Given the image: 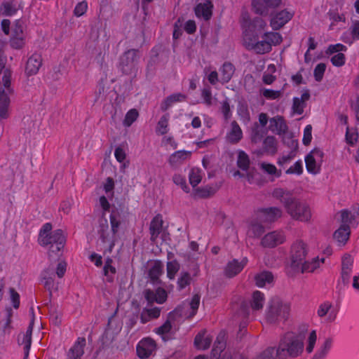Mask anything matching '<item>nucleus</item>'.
Wrapping results in <instances>:
<instances>
[{"label": "nucleus", "mask_w": 359, "mask_h": 359, "mask_svg": "<svg viewBox=\"0 0 359 359\" xmlns=\"http://www.w3.org/2000/svg\"><path fill=\"white\" fill-rule=\"evenodd\" d=\"M272 196L283 205L292 219L304 222L310 220L311 211L309 205L295 197L292 191L277 187L273 190Z\"/></svg>", "instance_id": "f257e3e1"}, {"label": "nucleus", "mask_w": 359, "mask_h": 359, "mask_svg": "<svg viewBox=\"0 0 359 359\" xmlns=\"http://www.w3.org/2000/svg\"><path fill=\"white\" fill-rule=\"evenodd\" d=\"M304 350L303 339L293 333L287 332L280 339L276 348V357L278 359L295 358Z\"/></svg>", "instance_id": "f03ea898"}, {"label": "nucleus", "mask_w": 359, "mask_h": 359, "mask_svg": "<svg viewBox=\"0 0 359 359\" xmlns=\"http://www.w3.org/2000/svg\"><path fill=\"white\" fill-rule=\"evenodd\" d=\"M290 304L278 297L272 298L266 310V320L271 324L285 321L290 316Z\"/></svg>", "instance_id": "7ed1b4c3"}, {"label": "nucleus", "mask_w": 359, "mask_h": 359, "mask_svg": "<svg viewBox=\"0 0 359 359\" xmlns=\"http://www.w3.org/2000/svg\"><path fill=\"white\" fill-rule=\"evenodd\" d=\"M11 75L12 72L10 69H4L2 82L0 83V118L1 119L7 118L9 116L11 96L14 93L11 85Z\"/></svg>", "instance_id": "20e7f679"}, {"label": "nucleus", "mask_w": 359, "mask_h": 359, "mask_svg": "<svg viewBox=\"0 0 359 359\" xmlns=\"http://www.w3.org/2000/svg\"><path fill=\"white\" fill-rule=\"evenodd\" d=\"M138 61V50L137 49L128 50L119 57L118 69L124 74H132L137 71Z\"/></svg>", "instance_id": "39448f33"}, {"label": "nucleus", "mask_w": 359, "mask_h": 359, "mask_svg": "<svg viewBox=\"0 0 359 359\" xmlns=\"http://www.w3.org/2000/svg\"><path fill=\"white\" fill-rule=\"evenodd\" d=\"M308 253L309 247L305 242L302 240L294 241L290 250L291 267L295 270L298 266H300V264L306 259Z\"/></svg>", "instance_id": "423d86ee"}, {"label": "nucleus", "mask_w": 359, "mask_h": 359, "mask_svg": "<svg viewBox=\"0 0 359 359\" xmlns=\"http://www.w3.org/2000/svg\"><path fill=\"white\" fill-rule=\"evenodd\" d=\"M324 154L320 149H313L305 158L306 170L312 174L320 172Z\"/></svg>", "instance_id": "0eeeda50"}, {"label": "nucleus", "mask_w": 359, "mask_h": 359, "mask_svg": "<svg viewBox=\"0 0 359 359\" xmlns=\"http://www.w3.org/2000/svg\"><path fill=\"white\" fill-rule=\"evenodd\" d=\"M244 45L248 50H253L257 54H264L271 50L269 43L263 35L261 40L246 36L244 38Z\"/></svg>", "instance_id": "6e6552de"}, {"label": "nucleus", "mask_w": 359, "mask_h": 359, "mask_svg": "<svg viewBox=\"0 0 359 359\" xmlns=\"http://www.w3.org/2000/svg\"><path fill=\"white\" fill-rule=\"evenodd\" d=\"M283 210L278 207L262 208L257 212L259 219L264 223H272L283 216Z\"/></svg>", "instance_id": "1a4fd4ad"}, {"label": "nucleus", "mask_w": 359, "mask_h": 359, "mask_svg": "<svg viewBox=\"0 0 359 359\" xmlns=\"http://www.w3.org/2000/svg\"><path fill=\"white\" fill-rule=\"evenodd\" d=\"M156 344L151 338H145L141 340L136 348L137 354L140 358H147L155 352Z\"/></svg>", "instance_id": "9d476101"}, {"label": "nucleus", "mask_w": 359, "mask_h": 359, "mask_svg": "<svg viewBox=\"0 0 359 359\" xmlns=\"http://www.w3.org/2000/svg\"><path fill=\"white\" fill-rule=\"evenodd\" d=\"M143 294L149 304H152L154 302L163 304L166 301L168 297L166 291L161 287H158L155 291L146 289Z\"/></svg>", "instance_id": "9b49d317"}, {"label": "nucleus", "mask_w": 359, "mask_h": 359, "mask_svg": "<svg viewBox=\"0 0 359 359\" xmlns=\"http://www.w3.org/2000/svg\"><path fill=\"white\" fill-rule=\"evenodd\" d=\"M294 13L287 10H282L273 15L270 20V25L273 30H278L290 21Z\"/></svg>", "instance_id": "f8f14e48"}, {"label": "nucleus", "mask_w": 359, "mask_h": 359, "mask_svg": "<svg viewBox=\"0 0 359 359\" xmlns=\"http://www.w3.org/2000/svg\"><path fill=\"white\" fill-rule=\"evenodd\" d=\"M285 241V236L282 231H274L266 234L261 241V245L264 248H274L282 244Z\"/></svg>", "instance_id": "ddd939ff"}, {"label": "nucleus", "mask_w": 359, "mask_h": 359, "mask_svg": "<svg viewBox=\"0 0 359 359\" xmlns=\"http://www.w3.org/2000/svg\"><path fill=\"white\" fill-rule=\"evenodd\" d=\"M42 61L41 54L34 53L31 55L27 59L25 65V72L26 75L29 76L36 74L42 65Z\"/></svg>", "instance_id": "4468645a"}, {"label": "nucleus", "mask_w": 359, "mask_h": 359, "mask_svg": "<svg viewBox=\"0 0 359 359\" xmlns=\"http://www.w3.org/2000/svg\"><path fill=\"white\" fill-rule=\"evenodd\" d=\"M34 317L33 316L29 327L25 333L20 334L18 337V341L20 345H24V359H27L29 355L31 344Z\"/></svg>", "instance_id": "2eb2a0df"}, {"label": "nucleus", "mask_w": 359, "mask_h": 359, "mask_svg": "<svg viewBox=\"0 0 359 359\" xmlns=\"http://www.w3.org/2000/svg\"><path fill=\"white\" fill-rule=\"evenodd\" d=\"M40 243L43 245H50V246L59 243V246H65V237L63 235L62 231L57 229L50 234H46L45 236H42Z\"/></svg>", "instance_id": "dca6fc26"}, {"label": "nucleus", "mask_w": 359, "mask_h": 359, "mask_svg": "<svg viewBox=\"0 0 359 359\" xmlns=\"http://www.w3.org/2000/svg\"><path fill=\"white\" fill-rule=\"evenodd\" d=\"M353 264V258L348 254L342 257L341 278L343 283L347 285L350 282L351 273Z\"/></svg>", "instance_id": "f3484780"}, {"label": "nucleus", "mask_w": 359, "mask_h": 359, "mask_svg": "<svg viewBox=\"0 0 359 359\" xmlns=\"http://www.w3.org/2000/svg\"><path fill=\"white\" fill-rule=\"evenodd\" d=\"M53 268H48L41 273V281L44 287L48 290L50 296L53 290H57V283L54 280Z\"/></svg>", "instance_id": "a211bd4d"}, {"label": "nucleus", "mask_w": 359, "mask_h": 359, "mask_svg": "<svg viewBox=\"0 0 359 359\" xmlns=\"http://www.w3.org/2000/svg\"><path fill=\"white\" fill-rule=\"evenodd\" d=\"M86 341L84 337H79L73 346L67 352V359H81L84 354Z\"/></svg>", "instance_id": "6ab92c4d"}, {"label": "nucleus", "mask_w": 359, "mask_h": 359, "mask_svg": "<svg viewBox=\"0 0 359 359\" xmlns=\"http://www.w3.org/2000/svg\"><path fill=\"white\" fill-rule=\"evenodd\" d=\"M86 341L84 337H79L73 346L67 352V359H81L84 354Z\"/></svg>", "instance_id": "aec40b11"}, {"label": "nucleus", "mask_w": 359, "mask_h": 359, "mask_svg": "<svg viewBox=\"0 0 359 359\" xmlns=\"http://www.w3.org/2000/svg\"><path fill=\"white\" fill-rule=\"evenodd\" d=\"M163 273V264L161 261H155L148 271V275L151 283L154 285L161 283L160 276Z\"/></svg>", "instance_id": "412c9836"}, {"label": "nucleus", "mask_w": 359, "mask_h": 359, "mask_svg": "<svg viewBox=\"0 0 359 359\" xmlns=\"http://www.w3.org/2000/svg\"><path fill=\"white\" fill-rule=\"evenodd\" d=\"M247 259L243 258L241 262L233 259L230 262L225 269V274L227 277L231 278L240 273L247 264Z\"/></svg>", "instance_id": "4be33fe9"}, {"label": "nucleus", "mask_w": 359, "mask_h": 359, "mask_svg": "<svg viewBox=\"0 0 359 359\" xmlns=\"http://www.w3.org/2000/svg\"><path fill=\"white\" fill-rule=\"evenodd\" d=\"M163 219L160 215L155 216L151 221L149 225L150 240L152 243L156 242L163 228Z\"/></svg>", "instance_id": "5701e85b"}, {"label": "nucleus", "mask_w": 359, "mask_h": 359, "mask_svg": "<svg viewBox=\"0 0 359 359\" xmlns=\"http://www.w3.org/2000/svg\"><path fill=\"white\" fill-rule=\"evenodd\" d=\"M269 129L273 133L280 135L287 131V126L282 116H276L269 120Z\"/></svg>", "instance_id": "b1692460"}, {"label": "nucleus", "mask_w": 359, "mask_h": 359, "mask_svg": "<svg viewBox=\"0 0 359 359\" xmlns=\"http://www.w3.org/2000/svg\"><path fill=\"white\" fill-rule=\"evenodd\" d=\"M310 98L309 90H305L301 95V97H294L292 109L293 113L302 114L306 107V102Z\"/></svg>", "instance_id": "393cba45"}, {"label": "nucleus", "mask_w": 359, "mask_h": 359, "mask_svg": "<svg viewBox=\"0 0 359 359\" xmlns=\"http://www.w3.org/2000/svg\"><path fill=\"white\" fill-rule=\"evenodd\" d=\"M98 233L100 236L102 243L109 242V251L111 252L114 245V243L109 238V225L107 220L105 218H101L99 221Z\"/></svg>", "instance_id": "a878e982"}, {"label": "nucleus", "mask_w": 359, "mask_h": 359, "mask_svg": "<svg viewBox=\"0 0 359 359\" xmlns=\"http://www.w3.org/2000/svg\"><path fill=\"white\" fill-rule=\"evenodd\" d=\"M191 155V152L189 151H177L170 156L168 162L172 167L178 166L189 158Z\"/></svg>", "instance_id": "bb28decb"}, {"label": "nucleus", "mask_w": 359, "mask_h": 359, "mask_svg": "<svg viewBox=\"0 0 359 359\" xmlns=\"http://www.w3.org/2000/svg\"><path fill=\"white\" fill-rule=\"evenodd\" d=\"M324 258H322L320 261L318 258H313L311 261L305 259L294 271L302 273L313 272L320 266V263H324Z\"/></svg>", "instance_id": "cd10ccee"}, {"label": "nucleus", "mask_w": 359, "mask_h": 359, "mask_svg": "<svg viewBox=\"0 0 359 359\" xmlns=\"http://www.w3.org/2000/svg\"><path fill=\"white\" fill-rule=\"evenodd\" d=\"M351 234L350 226L348 224H341L340 227L334 233V238L339 245H345Z\"/></svg>", "instance_id": "c85d7f7f"}, {"label": "nucleus", "mask_w": 359, "mask_h": 359, "mask_svg": "<svg viewBox=\"0 0 359 359\" xmlns=\"http://www.w3.org/2000/svg\"><path fill=\"white\" fill-rule=\"evenodd\" d=\"M231 130L226 135V140L229 143L236 144L243 137L242 130L236 121L231 122Z\"/></svg>", "instance_id": "c756f323"}, {"label": "nucleus", "mask_w": 359, "mask_h": 359, "mask_svg": "<svg viewBox=\"0 0 359 359\" xmlns=\"http://www.w3.org/2000/svg\"><path fill=\"white\" fill-rule=\"evenodd\" d=\"M212 5L210 1H207L203 4H198L195 7L196 15L198 18H203L204 20H209L212 15Z\"/></svg>", "instance_id": "7c9ffc66"}, {"label": "nucleus", "mask_w": 359, "mask_h": 359, "mask_svg": "<svg viewBox=\"0 0 359 359\" xmlns=\"http://www.w3.org/2000/svg\"><path fill=\"white\" fill-rule=\"evenodd\" d=\"M205 331L203 330L195 337L194 346L198 349L205 350L210 346L212 339L210 336H205Z\"/></svg>", "instance_id": "2f4dec72"}, {"label": "nucleus", "mask_w": 359, "mask_h": 359, "mask_svg": "<svg viewBox=\"0 0 359 359\" xmlns=\"http://www.w3.org/2000/svg\"><path fill=\"white\" fill-rule=\"evenodd\" d=\"M252 7L253 11L257 15L267 16L272 14V11L268 6V4L264 3V0H253Z\"/></svg>", "instance_id": "473e14b6"}, {"label": "nucleus", "mask_w": 359, "mask_h": 359, "mask_svg": "<svg viewBox=\"0 0 359 359\" xmlns=\"http://www.w3.org/2000/svg\"><path fill=\"white\" fill-rule=\"evenodd\" d=\"M13 311L11 308L6 309V319L3 323H0V338L5 337L11 334L13 328L12 323Z\"/></svg>", "instance_id": "72a5a7b5"}, {"label": "nucleus", "mask_w": 359, "mask_h": 359, "mask_svg": "<svg viewBox=\"0 0 359 359\" xmlns=\"http://www.w3.org/2000/svg\"><path fill=\"white\" fill-rule=\"evenodd\" d=\"M273 280V276L272 273L266 271H262L255 276V284L259 287L272 283Z\"/></svg>", "instance_id": "f704fd0d"}, {"label": "nucleus", "mask_w": 359, "mask_h": 359, "mask_svg": "<svg viewBox=\"0 0 359 359\" xmlns=\"http://www.w3.org/2000/svg\"><path fill=\"white\" fill-rule=\"evenodd\" d=\"M187 96L182 93H175L168 96L161 106L162 111H166L173 103L184 101Z\"/></svg>", "instance_id": "c9c22d12"}, {"label": "nucleus", "mask_w": 359, "mask_h": 359, "mask_svg": "<svg viewBox=\"0 0 359 359\" xmlns=\"http://www.w3.org/2000/svg\"><path fill=\"white\" fill-rule=\"evenodd\" d=\"M0 11L6 16L14 15L18 11L16 0H5L1 5Z\"/></svg>", "instance_id": "e433bc0d"}, {"label": "nucleus", "mask_w": 359, "mask_h": 359, "mask_svg": "<svg viewBox=\"0 0 359 359\" xmlns=\"http://www.w3.org/2000/svg\"><path fill=\"white\" fill-rule=\"evenodd\" d=\"M234 70V67L231 63L224 62L220 69L221 82L223 83H228L231 80Z\"/></svg>", "instance_id": "4c0bfd02"}, {"label": "nucleus", "mask_w": 359, "mask_h": 359, "mask_svg": "<svg viewBox=\"0 0 359 359\" xmlns=\"http://www.w3.org/2000/svg\"><path fill=\"white\" fill-rule=\"evenodd\" d=\"M161 309L158 307L152 309H143L140 314V320L142 323H146L151 318L159 317Z\"/></svg>", "instance_id": "58836bf2"}, {"label": "nucleus", "mask_w": 359, "mask_h": 359, "mask_svg": "<svg viewBox=\"0 0 359 359\" xmlns=\"http://www.w3.org/2000/svg\"><path fill=\"white\" fill-rule=\"evenodd\" d=\"M264 295L259 291H255L252 294L250 300V306L252 310H260L262 309L264 303Z\"/></svg>", "instance_id": "ea45409f"}, {"label": "nucleus", "mask_w": 359, "mask_h": 359, "mask_svg": "<svg viewBox=\"0 0 359 359\" xmlns=\"http://www.w3.org/2000/svg\"><path fill=\"white\" fill-rule=\"evenodd\" d=\"M225 348L224 334L221 332L217 336L215 342L214 347L212 350V355L213 358H218L221 353Z\"/></svg>", "instance_id": "a19ab883"}, {"label": "nucleus", "mask_w": 359, "mask_h": 359, "mask_svg": "<svg viewBox=\"0 0 359 359\" xmlns=\"http://www.w3.org/2000/svg\"><path fill=\"white\" fill-rule=\"evenodd\" d=\"M265 229L262 224L257 222H252L248 227V235L249 237L257 238L262 235Z\"/></svg>", "instance_id": "79ce46f5"}, {"label": "nucleus", "mask_w": 359, "mask_h": 359, "mask_svg": "<svg viewBox=\"0 0 359 359\" xmlns=\"http://www.w3.org/2000/svg\"><path fill=\"white\" fill-rule=\"evenodd\" d=\"M217 189L215 187L206 186L196 189L194 191V196L197 198H208L214 195Z\"/></svg>", "instance_id": "37998d69"}, {"label": "nucleus", "mask_w": 359, "mask_h": 359, "mask_svg": "<svg viewBox=\"0 0 359 359\" xmlns=\"http://www.w3.org/2000/svg\"><path fill=\"white\" fill-rule=\"evenodd\" d=\"M341 216V224H348V226L352 224L353 221L358 217V212H355L352 213L348 210H342L339 212Z\"/></svg>", "instance_id": "c03bdc74"}, {"label": "nucleus", "mask_w": 359, "mask_h": 359, "mask_svg": "<svg viewBox=\"0 0 359 359\" xmlns=\"http://www.w3.org/2000/svg\"><path fill=\"white\" fill-rule=\"evenodd\" d=\"M276 140L273 136L266 137L263 142V147L266 152L269 154H275L276 152Z\"/></svg>", "instance_id": "a18cd8bd"}, {"label": "nucleus", "mask_w": 359, "mask_h": 359, "mask_svg": "<svg viewBox=\"0 0 359 359\" xmlns=\"http://www.w3.org/2000/svg\"><path fill=\"white\" fill-rule=\"evenodd\" d=\"M263 36L269 43L271 48H272V46L279 45L283 41L282 36L278 32H265Z\"/></svg>", "instance_id": "49530a36"}, {"label": "nucleus", "mask_w": 359, "mask_h": 359, "mask_svg": "<svg viewBox=\"0 0 359 359\" xmlns=\"http://www.w3.org/2000/svg\"><path fill=\"white\" fill-rule=\"evenodd\" d=\"M237 165L243 170H248L250 166V158L248 155L243 151H240L238 155Z\"/></svg>", "instance_id": "de8ad7c7"}, {"label": "nucleus", "mask_w": 359, "mask_h": 359, "mask_svg": "<svg viewBox=\"0 0 359 359\" xmlns=\"http://www.w3.org/2000/svg\"><path fill=\"white\" fill-rule=\"evenodd\" d=\"M169 114H166L161 116L158 122L156 132L160 135H165L168 133Z\"/></svg>", "instance_id": "09e8293b"}, {"label": "nucleus", "mask_w": 359, "mask_h": 359, "mask_svg": "<svg viewBox=\"0 0 359 359\" xmlns=\"http://www.w3.org/2000/svg\"><path fill=\"white\" fill-rule=\"evenodd\" d=\"M189 177L191 185L193 187H196L202 180L201 170L196 168H192L189 172Z\"/></svg>", "instance_id": "8fccbe9b"}, {"label": "nucleus", "mask_w": 359, "mask_h": 359, "mask_svg": "<svg viewBox=\"0 0 359 359\" xmlns=\"http://www.w3.org/2000/svg\"><path fill=\"white\" fill-rule=\"evenodd\" d=\"M191 281V275L189 272L183 271L180 273V276L177 280V286L180 290L185 288L190 285Z\"/></svg>", "instance_id": "3c124183"}, {"label": "nucleus", "mask_w": 359, "mask_h": 359, "mask_svg": "<svg viewBox=\"0 0 359 359\" xmlns=\"http://www.w3.org/2000/svg\"><path fill=\"white\" fill-rule=\"evenodd\" d=\"M283 90H274L271 89H264L262 90V95L268 100H276L281 97Z\"/></svg>", "instance_id": "603ef678"}, {"label": "nucleus", "mask_w": 359, "mask_h": 359, "mask_svg": "<svg viewBox=\"0 0 359 359\" xmlns=\"http://www.w3.org/2000/svg\"><path fill=\"white\" fill-rule=\"evenodd\" d=\"M172 181L176 185L180 186L184 192H189L190 189L187 184L185 178L182 175L175 174L172 177Z\"/></svg>", "instance_id": "864d4df0"}, {"label": "nucleus", "mask_w": 359, "mask_h": 359, "mask_svg": "<svg viewBox=\"0 0 359 359\" xmlns=\"http://www.w3.org/2000/svg\"><path fill=\"white\" fill-rule=\"evenodd\" d=\"M138 112L136 109H130L128 111L125 116L123 124L126 126H130L132 123L137 118Z\"/></svg>", "instance_id": "5fc2aeb1"}, {"label": "nucleus", "mask_w": 359, "mask_h": 359, "mask_svg": "<svg viewBox=\"0 0 359 359\" xmlns=\"http://www.w3.org/2000/svg\"><path fill=\"white\" fill-rule=\"evenodd\" d=\"M180 269L179 264L176 262H168L167 263V276L169 279H174L176 273Z\"/></svg>", "instance_id": "6e6d98bb"}, {"label": "nucleus", "mask_w": 359, "mask_h": 359, "mask_svg": "<svg viewBox=\"0 0 359 359\" xmlns=\"http://www.w3.org/2000/svg\"><path fill=\"white\" fill-rule=\"evenodd\" d=\"M326 65L325 63H319L316 65L313 72L314 78L316 81H322Z\"/></svg>", "instance_id": "4d7b16f0"}, {"label": "nucleus", "mask_w": 359, "mask_h": 359, "mask_svg": "<svg viewBox=\"0 0 359 359\" xmlns=\"http://www.w3.org/2000/svg\"><path fill=\"white\" fill-rule=\"evenodd\" d=\"M10 45L14 49H21L25 45V37L11 36Z\"/></svg>", "instance_id": "13d9d810"}, {"label": "nucleus", "mask_w": 359, "mask_h": 359, "mask_svg": "<svg viewBox=\"0 0 359 359\" xmlns=\"http://www.w3.org/2000/svg\"><path fill=\"white\" fill-rule=\"evenodd\" d=\"M199 304H200V296L198 294H195L193 296L190 303H189V306H190V309H191V313L189 314V317H193L198 309V306H199Z\"/></svg>", "instance_id": "bf43d9fd"}, {"label": "nucleus", "mask_w": 359, "mask_h": 359, "mask_svg": "<svg viewBox=\"0 0 359 359\" xmlns=\"http://www.w3.org/2000/svg\"><path fill=\"white\" fill-rule=\"evenodd\" d=\"M331 62L334 66L341 67L345 63V55L341 53H338L331 58Z\"/></svg>", "instance_id": "052dcab7"}, {"label": "nucleus", "mask_w": 359, "mask_h": 359, "mask_svg": "<svg viewBox=\"0 0 359 359\" xmlns=\"http://www.w3.org/2000/svg\"><path fill=\"white\" fill-rule=\"evenodd\" d=\"M303 172L302 163L301 161H297L292 166L286 170V174L300 175Z\"/></svg>", "instance_id": "680f3d73"}, {"label": "nucleus", "mask_w": 359, "mask_h": 359, "mask_svg": "<svg viewBox=\"0 0 359 359\" xmlns=\"http://www.w3.org/2000/svg\"><path fill=\"white\" fill-rule=\"evenodd\" d=\"M311 131L312 126L311 125H307L304 128L302 140L303 144L304 145H309L311 143L312 139Z\"/></svg>", "instance_id": "e2e57ef3"}, {"label": "nucleus", "mask_w": 359, "mask_h": 359, "mask_svg": "<svg viewBox=\"0 0 359 359\" xmlns=\"http://www.w3.org/2000/svg\"><path fill=\"white\" fill-rule=\"evenodd\" d=\"M87 8V3L86 1H81L76 6L74 13L76 16L80 17L86 12Z\"/></svg>", "instance_id": "0e129e2a"}, {"label": "nucleus", "mask_w": 359, "mask_h": 359, "mask_svg": "<svg viewBox=\"0 0 359 359\" xmlns=\"http://www.w3.org/2000/svg\"><path fill=\"white\" fill-rule=\"evenodd\" d=\"M95 102H102L105 100V88L103 85H99L95 92Z\"/></svg>", "instance_id": "69168bd1"}, {"label": "nucleus", "mask_w": 359, "mask_h": 359, "mask_svg": "<svg viewBox=\"0 0 359 359\" xmlns=\"http://www.w3.org/2000/svg\"><path fill=\"white\" fill-rule=\"evenodd\" d=\"M221 111L223 114L224 118L226 120H228L231 117V113L230 104L227 100H225L222 102Z\"/></svg>", "instance_id": "338daca9"}, {"label": "nucleus", "mask_w": 359, "mask_h": 359, "mask_svg": "<svg viewBox=\"0 0 359 359\" xmlns=\"http://www.w3.org/2000/svg\"><path fill=\"white\" fill-rule=\"evenodd\" d=\"M332 304L329 302H325L320 305L317 313L320 318L324 317L331 309Z\"/></svg>", "instance_id": "774afa93"}]
</instances>
